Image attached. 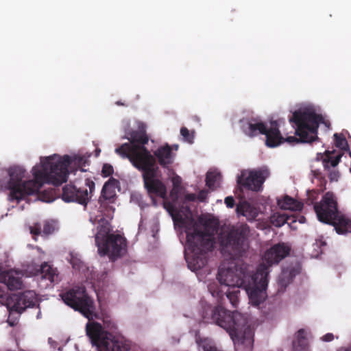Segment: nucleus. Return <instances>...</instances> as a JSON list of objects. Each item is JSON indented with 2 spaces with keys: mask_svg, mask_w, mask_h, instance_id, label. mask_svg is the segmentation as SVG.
Instances as JSON below:
<instances>
[{
  "mask_svg": "<svg viewBox=\"0 0 351 351\" xmlns=\"http://www.w3.org/2000/svg\"><path fill=\"white\" fill-rule=\"evenodd\" d=\"M290 247L284 243L273 245L264 254V259L269 264H278L281 260L289 254Z\"/></svg>",
  "mask_w": 351,
  "mask_h": 351,
  "instance_id": "nucleus-16",
  "label": "nucleus"
},
{
  "mask_svg": "<svg viewBox=\"0 0 351 351\" xmlns=\"http://www.w3.org/2000/svg\"><path fill=\"white\" fill-rule=\"evenodd\" d=\"M111 228L110 226L108 223H105L99 225L97 227V232L95 236V244L97 247L99 244L103 243L105 239H107L110 236H111Z\"/></svg>",
  "mask_w": 351,
  "mask_h": 351,
  "instance_id": "nucleus-28",
  "label": "nucleus"
},
{
  "mask_svg": "<svg viewBox=\"0 0 351 351\" xmlns=\"http://www.w3.org/2000/svg\"><path fill=\"white\" fill-rule=\"evenodd\" d=\"M171 182H172L173 186V191H176V190L178 191L179 189L180 188V185H181V182H182L181 178L178 176H176L172 178Z\"/></svg>",
  "mask_w": 351,
  "mask_h": 351,
  "instance_id": "nucleus-38",
  "label": "nucleus"
},
{
  "mask_svg": "<svg viewBox=\"0 0 351 351\" xmlns=\"http://www.w3.org/2000/svg\"><path fill=\"white\" fill-rule=\"evenodd\" d=\"M221 175L219 172L208 171L206 177V185L213 190L220 182Z\"/></svg>",
  "mask_w": 351,
  "mask_h": 351,
  "instance_id": "nucleus-30",
  "label": "nucleus"
},
{
  "mask_svg": "<svg viewBox=\"0 0 351 351\" xmlns=\"http://www.w3.org/2000/svg\"><path fill=\"white\" fill-rule=\"evenodd\" d=\"M95 152H96V156H98L99 153H100V152H101L100 149H96Z\"/></svg>",
  "mask_w": 351,
  "mask_h": 351,
  "instance_id": "nucleus-47",
  "label": "nucleus"
},
{
  "mask_svg": "<svg viewBox=\"0 0 351 351\" xmlns=\"http://www.w3.org/2000/svg\"><path fill=\"white\" fill-rule=\"evenodd\" d=\"M70 255V263L72 265L73 268L78 271L82 270L85 267L83 261L80 258H78L77 255H74L72 253H71Z\"/></svg>",
  "mask_w": 351,
  "mask_h": 351,
  "instance_id": "nucleus-32",
  "label": "nucleus"
},
{
  "mask_svg": "<svg viewBox=\"0 0 351 351\" xmlns=\"http://www.w3.org/2000/svg\"><path fill=\"white\" fill-rule=\"evenodd\" d=\"M339 173L335 170H332L329 173L328 178L331 182L337 181Z\"/></svg>",
  "mask_w": 351,
  "mask_h": 351,
  "instance_id": "nucleus-40",
  "label": "nucleus"
},
{
  "mask_svg": "<svg viewBox=\"0 0 351 351\" xmlns=\"http://www.w3.org/2000/svg\"><path fill=\"white\" fill-rule=\"evenodd\" d=\"M293 347L295 351H307L308 343L304 329H300L295 336V340L293 342Z\"/></svg>",
  "mask_w": 351,
  "mask_h": 351,
  "instance_id": "nucleus-26",
  "label": "nucleus"
},
{
  "mask_svg": "<svg viewBox=\"0 0 351 351\" xmlns=\"http://www.w3.org/2000/svg\"><path fill=\"white\" fill-rule=\"evenodd\" d=\"M329 224L332 225L337 233L339 234L351 232V220L339 212L337 217L332 219V221L330 222Z\"/></svg>",
  "mask_w": 351,
  "mask_h": 351,
  "instance_id": "nucleus-23",
  "label": "nucleus"
},
{
  "mask_svg": "<svg viewBox=\"0 0 351 351\" xmlns=\"http://www.w3.org/2000/svg\"><path fill=\"white\" fill-rule=\"evenodd\" d=\"M115 152L123 158H128L132 165L142 172L144 186L150 195L165 198L167 189L158 178L160 170L151 152L143 147H130L123 143L116 148Z\"/></svg>",
  "mask_w": 351,
  "mask_h": 351,
  "instance_id": "nucleus-2",
  "label": "nucleus"
},
{
  "mask_svg": "<svg viewBox=\"0 0 351 351\" xmlns=\"http://www.w3.org/2000/svg\"><path fill=\"white\" fill-rule=\"evenodd\" d=\"M278 206L283 210L300 211L303 208V204L289 195H285L282 199L278 200Z\"/></svg>",
  "mask_w": 351,
  "mask_h": 351,
  "instance_id": "nucleus-24",
  "label": "nucleus"
},
{
  "mask_svg": "<svg viewBox=\"0 0 351 351\" xmlns=\"http://www.w3.org/2000/svg\"><path fill=\"white\" fill-rule=\"evenodd\" d=\"M342 154L335 155V151H326L324 154L318 153L317 160H322L325 169H329L330 167H336L340 162Z\"/></svg>",
  "mask_w": 351,
  "mask_h": 351,
  "instance_id": "nucleus-22",
  "label": "nucleus"
},
{
  "mask_svg": "<svg viewBox=\"0 0 351 351\" xmlns=\"http://www.w3.org/2000/svg\"><path fill=\"white\" fill-rule=\"evenodd\" d=\"M335 143L337 147L341 149H346L348 148V143L346 138L342 135L337 133L334 134Z\"/></svg>",
  "mask_w": 351,
  "mask_h": 351,
  "instance_id": "nucleus-33",
  "label": "nucleus"
},
{
  "mask_svg": "<svg viewBox=\"0 0 351 351\" xmlns=\"http://www.w3.org/2000/svg\"><path fill=\"white\" fill-rule=\"evenodd\" d=\"M72 163L77 166L81 171L88 165V160L84 156H77L72 160L68 155L61 157L53 155L41 160L40 168L32 169L34 180L23 181L25 171L18 166L11 167L8 173L10 179L6 188L9 190L8 199L10 202L19 203L27 195L37 193L44 183L59 186L67 180L69 173L68 167Z\"/></svg>",
  "mask_w": 351,
  "mask_h": 351,
  "instance_id": "nucleus-1",
  "label": "nucleus"
},
{
  "mask_svg": "<svg viewBox=\"0 0 351 351\" xmlns=\"http://www.w3.org/2000/svg\"><path fill=\"white\" fill-rule=\"evenodd\" d=\"M5 296V291L4 287L0 285V298H4Z\"/></svg>",
  "mask_w": 351,
  "mask_h": 351,
  "instance_id": "nucleus-44",
  "label": "nucleus"
},
{
  "mask_svg": "<svg viewBox=\"0 0 351 351\" xmlns=\"http://www.w3.org/2000/svg\"><path fill=\"white\" fill-rule=\"evenodd\" d=\"M172 217L174 221H183V218L182 217V216H175L172 215Z\"/></svg>",
  "mask_w": 351,
  "mask_h": 351,
  "instance_id": "nucleus-45",
  "label": "nucleus"
},
{
  "mask_svg": "<svg viewBox=\"0 0 351 351\" xmlns=\"http://www.w3.org/2000/svg\"><path fill=\"white\" fill-rule=\"evenodd\" d=\"M196 196L193 193H188L185 195V199L188 201L193 202L195 199Z\"/></svg>",
  "mask_w": 351,
  "mask_h": 351,
  "instance_id": "nucleus-43",
  "label": "nucleus"
},
{
  "mask_svg": "<svg viewBox=\"0 0 351 351\" xmlns=\"http://www.w3.org/2000/svg\"><path fill=\"white\" fill-rule=\"evenodd\" d=\"M250 275L245 269L235 266L234 268H219L217 280L221 285H224L226 298L229 300L232 307L237 308L239 304V288L247 287L246 282L250 278Z\"/></svg>",
  "mask_w": 351,
  "mask_h": 351,
  "instance_id": "nucleus-6",
  "label": "nucleus"
},
{
  "mask_svg": "<svg viewBox=\"0 0 351 351\" xmlns=\"http://www.w3.org/2000/svg\"><path fill=\"white\" fill-rule=\"evenodd\" d=\"M56 230V224L53 221H45L43 224V235L47 237Z\"/></svg>",
  "mask_w": 351,
  "mask_h": 351,
  "instance_id": "nucleus-34",
  "label": "nucleus"
},
{
  "mask_svg": "<svg viewBox=\"0 0 351 351\" xmlns=\"http://www.w3.org/2000/svg\"><path fill=\"white\" fill-rule=\"evenodd\" d=\"M289 217L285 214L274 215L271 218V223L276 227H280L287 223Z\"/></svg>",
  "mask_w": 351,
  "mask_h": 351,
  "instance_id": "nucleus-31",
  "label": "nucleus"
},
{
  "mask_svg": "<svg viewBox=\"0 0 351 351\" xmlns=\"http://www.w3.org/2000/svg\"><path fill=\"white\" fill-rule=\"evenodd\" d=\"M225 204L228 208H233L235 205V201L232 196H228L225 198Z\"/></svg>",
  "mask_w": 351,
  "mask_h": 351,
  "instance_id": "nucleus-39",
  "label": "nucleus"
},
{
  "mask_svg": "<svg viewBox=\"0 0 351 351\" xmlns=\"http://www.w3.org/2000/svg\"><path fill=\"white\" fill-rule=\"evenodd\" d=\"M40 274L42 278L48 280L50 282L58 281V275L56 273V269H53L47 263L41 265Z\"/></svg>",
  "mask_w": 351,
  "mask_h": 351,
  "instance_id": "nucleus-27",
  "label": "nucleus"
},
{
  "mask_svg": "<svg viewBox=\"0 0 351 351\" xmlns=\"http://www.w3.org/2000/svg\"><path fill=\"white\" fill-rule=\"evenodd\" d=\"M108 328H111V329H112V328H114V324H112V326H110L109 325H108Z\"/></svg>",
  "mask_w": 351,
  "mask_h": 351,
  "instance_id": "nucleus-48",
  "label": "nucleus"
},
{
  "mask_svg": "<svg viewBox=\"0 0 351 351\" xmlns=\"http://www.w3.org/2000/svg\"><path fill=\"white\" fill-rule=\"evenodd\" d=\"M173 210V206L171 204H169L167 210L170 213Z\"/></svg>",
  "mask_w": 351,
  "mask_h": 351,
  "instance_id": "nucleus-46",
  "label": "nucleus"
},
{
  "mask_svg": "<svg viewBox=\"0 0 351 351\" xmlns=\"http://www.w3.org/2000/svg\"><path fill=\"white\" fill-rule=\"evenodd\" d=\"M114 173V169L113 167L108 163H106L103 165L102 170H101V175L104 177H108L112 175Z\"/></svg>",
  "mask_w": 351,
  "mask_h": 351,
  "instance_id": "nucleus-36",
  "label": "nucleus"
},
{
  "mask_svg": "<svg viewBox=\"0 0 351 351\" xmlns=\"http://www.w3.org/2000/svg\"><path fill=\"white\" fill-rule=\"evenodd\" d=\"M202 319L206 323H215L225 329L232 340L251 350L254 345V332L248 324L247 317L238 311L230 312L219 305L204 309Z\"/></svg>",
  "mask_w": 351,
  "mask_h": 351,
  "instance_id": "nucleus-3",
  "label": "nucleus"
},
{
  "mask_svg": "<svg viewBox=\"0 0 351 351\" xmlns=\"http://www.w3.org/2000/svg\"><path fill=\"white\" fill-rule=\"evenodd\" d=\"M186 242L189 252L185 253L188 267L193 271L203 268L207 263V252L212 251L214 239L210 234L195 228L186 232Z\"/></svg>",
  "mask_w": 351,
  "mask_h": 351,
  "instance_id": "nucleus-5",
  "label": "nucleus"
},
{
  "mask_svg": "<svg viewBox=\"0 0 351 351\" xmlns=\"http://www.w3.org/2000/svg\"><path fill=\"white\" fill-rule=\"evenodd\" d=\"M16 300V302L12 308L16 311L21 313L27 307L35 305V294L32 291H25L17 295Z\"/></svg>",
  "mask_w": 351,
  "mask_h": 351,
  "instance_id": "nucleus-21",
  "label": "nucleus"
},
{
  "mask_svg": "<svg viewBox=\"0 0 351 351\" xmlns=\"http://www.w3.org/2000/svg\"><path fill=\"white\" fill-rule=\"evenodd\" d=\"M86 188H77L72 184L65 185L62 189V199L66 202H75L86 206L95 190V182L86 179Z\"/></svg>",
  "mask_w": 351,
  "mask_h": 351,
  "instance_id": "nucleus-12",
  "label": "nucleus"
},
{
  "mask_svg": "<svg viewBox=\"0 0 351 351\" xmlns=\"http://www.w3.org/2000/svg\"><path fill=\"white\" fill-rule=\"evenodd\" d=\"M119 181L113 178H110L103 186L99 202L101 205L105 204H112L115 202L117 194L115 188Z\"/></svg>",
  "mask_w": 351,
  "mask_h": 351,
  "instance_id": "nucleus-17",
  "label": "nucleus"
},
{
  "mask_svg": "<svg viewBox=\"0 0 351 351\" xmlns=\"http://www.w3.org/2000/svg\"><path fill=\"white\" fill-rule=\"evenodd\" d=\"M289 122L295 128V136H288L280 143L287 142L290 144L305 143H311L318 141L317 136L319 123L328 126L330 123L325 121L322 114H317L312 108L300 109L293 112L289 118Z\"/></svg>",
  "mask_w": 351,
  "mask_h": 351,
  "instance_id": "nucleus-4",
  "label": "nucleus"
},
{
  "mask_svg": "<svg viewBox=\"0 0 351 351\" xmlns=\"http://www.w3.org/2000/svg\"><path fill=\"white\" fill-rule=\"evenodd\" d=\"M240 122L241 130L247 136L254 137L259 134L265 135V145L269 147L278 146L283 140L278 121H271L269 128L258 118L242 119Z\"/></svg>",
  "mask_w": 351,
  "mask_h": 351,
  "instance_id": "nucleus-7",
  "label": "nucleus"
},
{
  "mask_svg": "<svg viewBox=\"0 0 351 351\" xmlns=\"http://www.w3.org/2000/svg\"><path fill=\"white\" fill-rule=\"evenodd\" d=\"M30 232L34 236H39L43 234V230L41 226L39 223H36L33 226L30 227Z\"/></svg>",
  "mask_w": 351,
  "mask_h": 351,
  "instance_id": "nucleus-37",
  "label": "nucleus"
},
{
  "mask_svg": "<svg viewBox=\"0 0 351 351\" xmlns=\"http://www.w3.org/2000/svg\"><path fill=\"white\" fill-rule=\"evenodd\" d=\"M154 158L158 160V164L163 168H167L173 162V155L171 147L166 144L159 147L154 152Z\"/></svg>",
  "mask_w": 351,
  "mask_h": 351,
  "instance_id": "nucleus-18",
  "label": "nucleus"
},
{
  "mask_svg": "<svg viewBox=\"0 0 351 351\" xmlns=\"http://www.w3.org/2000/svg\"><path fill=\"white\" fill-rule=\"evenodd\" d=\"M236 210L238 215L245 217L249 221L254 220L258 215L256 208L247 202L237 205Z\"/></svg>",
  "mask_w": 351,
  "mask_h": 351,
  "instance_id": "nucleus-25",
  "label": "nucleus"
},
{
  "mask_svg": "<svg viewBox=\"0 0 351 351\" xmlns=\"http://www.w3.org/2000/svg\"><path fill=\"white\" fill-rule=\"evenodd\" d=\"M208 289L213 297H216L222 301L224 295H226L227 288H225L224 285H221L218 280V282H210L208 285Z\"/></svg>",
  "mask_w": 351,
  "mask_h": 351,
  "instance_id": "nucleus-29",
  "label": "nucleus"
},
{
  "mask_svg": "<svg viewBox=\"0 0 351 351\" xmlns=\"http://www.w3.org/2000/svg\"><path fill=\"white\" fill-rule=\"evenodd\" d=\"M1 280L11 291L22 289L23 282L21 274L15 271L3 272L0 276Z\"/></svg>",
  "mask_w": 351,
  "mask_h": 351,
  "instance_id": "nucleus-19",
  "label": "nucleus"
},
{
  "mask_svg": "<svg viewBox=\"0 0 351 351\" xmlns=\"http://www.w3.org/2000/svg\"><path fill=\"white\" fill-rule=\"evenodd\" d=\"M268 175L267 170L243 171L237 178V183L246 189L259 191Z\"/></svg>",
  "mask_w": 351,
  "mask_h": 351,
  "instance_id": "nucleus-15",
  "label": "nucleus"
},
{
  "mask_svg": "<svg viewBox=\"0 0 351 351\" xmlns=\"http://www.w3.org/2000/svg\"><path fill=\"white\" fill-rule=\"evenodd\" d=\"M269 267L261 264L256 272L246 282L247 287H243L248 295L250 303L253 306H258L264 301L265 290L268 284Z\"/></svg>",
  "mask_w": 351,
  "mask_h": 351,
  "instance_id": "nucleus-11",
  "label": "nucleus"
},
{
  "mask_svg": "<svg viewBox=\"0 0 351 351\" xmlns=\"http://www.w3.org/2000/svg\"><path fill=\"white\" fill-rule=\"evenodd\" d=\"M180 134L183 137V139L189 143H193L194 135L193 132H190L189 130L186 127H182L180 129Z\"/></svg>",
  "mask_w": 351,
  "mask_h": 351,
  "instance_id": "nucleus-35",
  "label": "nucleus"
},
{
  "mask_svg": "<svg viewBox=\"0 0 351 351\" xmlns=\"http://www.w3.org/2000/svg\"><path fill=\"white\" fill-rule=\"evenodd\" d=\"M250 232L249 226L242 224L233 228L227 234L219 237L221 253L231 258L241 256L247 247L246 240Z\"/></svg>",
  "mask_w": 351,
  "mask_h": 351,
  "instance_id": "nucleus-9",
  "label": "nucleus"
},
{
  "mask_svg": "<svg viewBox=\"0 0 351 351\" xmlns=\"http://www.w3.org/2000/svg\"><path fill=\"white\" fill-rule=\"evenodd\" d=\"M86 331L93 346L99 351H129L128 344L112 333L104 331L99 323L87 324Z\"/></svg>",
  "mask_w": 351,
  "mask_h": 351,
  "instance_id": "nucleus-8",
  "label": "nucleus"
},
{
  "mask_svg": "<svg viewBox=\"0 0 351 351\" xmlns=\"http://www.w3.org/2000/svg\"><path fill=\"white\" fill-rule=\"evenodd\" d=\"M100 256L108 255L111 261L122 256L127 250L126 239L120 234H111L97 246Z\"/></svg>",
  "mask_w": 351,
  "mask_h": 351,
  "instance_id": "nucleus-14",
  "label": "nucleus"
},
{
  "mask_svg": "<svg viewBox=\"0 0 351 351\" xmlns=\"http://www.w3.org/2000/svg\"><path fill=\"white\" fill-rule=\"evenodd\" d=\"M314 209L321 222L327 224L332 222L339 213L337 202L334 193L330 191L326 193L321 201L314 205Z\"/></svg>",
  "mask_w": 351,
  "mask_h": 351,
  "instance_id": "nucleus-13",
  "label": "nucleus"
},
{
  "mask_svg": "<svg viewBox=\"0 0 351 351\" xmlns=\"http://www.w3.org/2000/svg\"><path fill=\"white\" fill-rule=\"evenodd\" d=\"M60 295L67 306L79 311L88 319H93L94 302L88 295L84 287H75L60 293Z\"/></svg>",
  "mask_w": 351,
  "mask_h": 351,
  "instance_id": "nucleus-10",
  "label": "nucleus"
},
{
  "mask_svg": "<svg viewBox=\"0 0 351 351\" xmlns=\"http://www.w3.org/2000/svg\"><path fill=\"white\" fill-rule=\"evenodd\" d=\"M207 195H208V191L206 190H202L199 192V193L197 195V199L200 202H204L207 198Z\"/></svg>",
  "mask_w": 351,
  "mask_h": 351,
  "instance_id": "nucleus-41",
  "label": "nucleus"
},
{
  "mask_svg": "<svg viewBox=\"0 0 351 351\" xmlns=\"http://www.w3.org/2000/svg\"><path fill=\"white\" fill-rule=\"evenodd\" d=\"M334 339V335L332 333H327L322 337L324 341H331Z\"/></svg>",
  "mask_w": 351,
  "mask_h": 351,
  "instance_id": "nucleus-42",
  "label": "nucleus"
},
{
  "mask_svg": "<svg viewBox=\"0 0 351 351\" xmlns=\"http://www.w3.org/2000/svg\"><path fill=\"white\" fill-rule=\"evenodd\" d=\"M132 145L128 143L130 147L134 146L145 147L149 141V136L146 133L145 125L141 123L138 126L137 130H133L130 133V137L128 138ZM127 144V143H125Z\"/></svg>",
  "mask_w": 351,
  "mask_h": 351,
  "instance_id": "nucleus-20",
  "label": "nucleus"
}]
</instances>
